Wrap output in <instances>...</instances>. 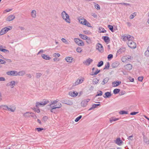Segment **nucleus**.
I'll return each mask as SVG.
<instances>
[{"instance_id":"f257e3e1","label":"nucleus","mask_w":149,"mask_h":149,"mask_svg":"<svg viewBox=\"0 0 149 149\" xmlns=\"http://www.w3.org/2000/svg\"><path fill=\"white\" fill-rule=\"evenodd\" d=\"M61 15L63 19L66 22L68 23L70 22L69 16L65 11H63L62 12Z\"/></svg>"},{"instance_id":"f03ea898","label":"nucleus","mask_w":149,"mask_h":149,"mask_svg":"<svg viewBox=\"0 0 149 149\" xmlns=\"http://www.w3.org/2000/svg\"><path fill=\"white\" fill-rule=\"evenodd\" d=\"M78 20H79V22L80 24L88 27L91 26V24L86 19H84V17H80L79 18Z\"/></svg>"},{"instance_id":"7ed1b4c3","label":"nucleus","mask_w":149,"mask_h":149,"mask_svg":"<svg viewBox=\"0 0 149 149\" xmlns=\"http://www.w3.org/2000/svg\"><path fill=\"white\" fill-rule=\"evenodd\" d=\"M122 39L124 41H128V42L131 40H133L134 38L133 37L130 35H124L122 36Z\"/></svg>"},{"instance_id":"20e7f679","label":"nucleus","mask_w":149,"mask_h":149,"mask_svg":"<svg viewBox=\"0 0 149 149\" xmlns=\"http://www.w3.org/2000/svg\"><path fill=\"white\" fill-rule=\"evenodd\" d=\"M133 40H131L129 42H127L128 46L131 48H135L136 47V43L133 41Z\"/></svg>"},{"instance_id":"39448f33","label":"nucleus","mask_w":149,"mask_h":149,"mask_svg":"<svg viewBox=\"0 0 149 149\" xmlns=\"http://www.w3.org/2000/svg\"><path fill=\"white\" fill-rule=\"evenodd\" d=\"M74 41L79 46H83L84 45V43L83 41L78 38H74Z\"/></svg>"},{"instance_id":"423d86ee","label":"nucleus","mask_w":149,"mask_h":149,"mask_svg":"<svg viewBox=\"0 0 149 149\" xmlns=\"http://www.w3.org/2000/svg\"><path fill=\"white\" fill-rule=\"evenodd\" d=\"M49 102L48 100H44L40 102H37L36 103V107H38L40 105H45L47 104Z\"/></svg>"},{"instance_id":"0eeeda50","label":"nucleus","mask_w":149,"mask_h":149,"mask_svg":"<svg viewBox=\"0 0 149 149\" xmlns=\"http://www.w3.org/2000/svg\"><path fill=\"white\" fill-rule=\"evenodd\" d=\"M16 82L15 81H11L7 84L6 86L10 87L12 88H14L16 84Z\"/></svg>"},{"instance_id":"6e6552de","label":"nucleus","mask_w":149,"mask_h":149,"mask_svg":"<svg viewBox=\"0 0 149 149\" xmlns=\"http://www.w3.org/2000/svg\"><path fill=\"white\" fill-rule=\"evenodd\" d=\"M84 80V78L83 77H82L80 79H77L75 83L73 84V86H75L82 83L83 82Z\"/></svg>"},{"instance_id":"1a4fd4ad","label":"nucleus","mask_w":149,"mask_h":149,"mask_svg":"<svg viewBox=\"0 0 149 149\" xmlns=\"http://www.w3.org/2000/svg\"><path fill=\"white\" fill-rule=\"evenodd\" d=\"M96 48L100 52H103V46L100 43H98L97 44Z\"/></svg>"},{"instance_id":"9d476101","label":"nucleus","mask_w":149,"mask_h":149,"mask_svg":"<svg viewBox=\"0 0 149 149\" xmlns=\"http://www.w3.org/2000/svg\"><path fill=\"white\" fill-rule=\"evenodd\" d=\"M6 74L9 75L17 76V71H11L6 72Z\"/></svg>"},{"instance_id":"9b49d317","label":"nucleus","mask_w":149,"mask_h":149,"mask_svg":"<svg viewBox=\"0 0 149 149\" xmlns=\"http://www.w3.org/2000/svg\"><path fill=\"white\" fill-rule=\"evenodd\" d=\"M90 100V99H89L83 100L81 102V106L84 107H86L87 104L88 102Z\"/></svg>"},{"instance_id":"f8f14e48","label":"nucleus","mask_w":149,"mask_h":149,"mask_svg":"<svg viewBox=\"0 0 149 149\" xmlns=\"http://www.w3.org/2000/svg\"><path fill=\"white\" fill-rule=\"evenodd\" d=\"M95 68H93L92 69V72L91 74V75H96L98 73L100 72V70H98L97 69H96V70L95 71H94V70H95Z\"/></svg>"},{"instance_id":"ddd939ff","label":"nucleus","mask_w":149,"mask_h":149,"mask_svg":"<svg viewBox=\"0 0 149 149\" xmlns=\"http://www.w3.org/2000/svg\"><path fill=\"white\" fill-rule=\"evenodd\" d=\"M93 61V60L90 58H88L86 59V60L85 61L83 62V63L86 65H89Z\"/></svg>"},{"instance_id":"4468645a","label":"nucleus","mask_w":149,"mask_h":149,"mask_svg":"<svg viewBox=\"0 0 149 149\" xmlns=\"http://www.w3.org/2000/svg\"><path fill=\"white\" fill-rule=\"evenodd\" d=\"M15 18L14 15H10L6 18V20L8 21H10L13 20Z\"/></svg>"},{"instance_id":"2eb2a0df","label":"nucleus","mask_w":149,"mask_h":149,"mask_svg":"<svg viewBox=\"0 0 149 149\" xmlns=\"http://www.w3.org/2000/svg\"><path fill=\"white\" fill-rule=\"evenodd\" d=\"M69 95L72 97H75L77 96L78 93L76 91H72L69 92Z\"/></svg>"},{"instance_id":"dca6fc26","label":"nucleus","mask_w":149,"mask_h":149,"mask_svg":"<svg viewBox=\"0 0 149 149\" xmlns=\"http://www.w3.org/2000/svg\"><path fill=\"white\" fill-rule=\"evenodd\" d=\"M41 56L43 59L46 60H49L51 58L48 55L44 54H42Z\"/></svg>"},{"instance_id":"f3484780","label":"nucleus","mask_w":149,"mask_h":149,"mask_svg":"<svg viewBox=\"0 0 149 149\" xmlns=\"http://www.w3.org/2000/svg\"><path fill=\"white\" fill-rule=\"evenodd\" d=\"M31 16L33 18H35L37 16L36 12L35 10H33L31 12Z\"/></svg>"},{"instance_id":"a211bd4d","label":"nucleus","mask_w":149,"mask_h":149,"mask_svg":"<svg viewBox=\"0 0 149 149\" xmlns=\"http://www.w3.org/2000/svg\"><path fill=\"white\" fill-rule=\"evenodd\" d=\"M62 103L70 105H72L73 104L72 102L69 100H63L62 101Z\"/></svg>"},{"instance_id":"6ab92c4d","label":"nucleus","mask_w":149,"mask_h":149,"mask_svg":"<svg viewBox=\"0 0 149 149\" xmlns=\"http://www.w3.org/2000/svg\"><path fill=\"white\" fill-rule=\"evenodd\" d=\"M73 59V58L72 57L69 56L65 58V60H66V61L69 63H72Z\"/></svg>"},{"instance_id":"aec40b11","label":"nucleus","mask_w":149,"mask_h":149,"mask_svg":"<svg viewBox=\"0 0 149 149\" xmlns=\"http://www.w3.org/2000/svg\"><path fill=\"white\" fill-rule=\"evenodd\" d=\"M3 47L2 45L0 46V51L6 53H9V51L6 49L3 48Z\"/></svg>"},{"instance_id":"412c9836","label":"nucleus","mask_w":149,"mask_h":149,"mask_svg":"<svg viewBox=\"0 0 149 149\" xmlns=\"http://www.w3.org/2000/svg\"><path fill=\"white\" fill-rule=\"evenodd\" d=\"M121 83L120 81H116L112 83V86L113 87H116L118 86Z\"/></svg>"},{"instance_id":"4be33fe9","label":"nucleus","mask_w":149,"mask_h":149,"mask_svg":"<svg viewBox=\"0 0 149 149\" xmlns=\"http://www.w3.org/2000/svg\"><path fill=\"white\" fill-rule=\"evenodd\" d=\"M122 141L120 140V138H117L115 141L116 143L118 145L120 146L122 144Z\"/></svg>"},{"instance_id":"5701e85b","label":"nucleus","mask_w":149,"mask_h":149,"mask_svg":"<svg viewBox=\"0 0 149 149\" xmlns=\"http://www.w3.org/2000/svg\"><path fill=\"white\" fill-rule=\"evenodd\" d=\"M126 50V49L124 47H121L117 51V53L119 54H120L124 52Z\"/></svg>"},{"instance_id":"b1692460","label":"nucleus","mask_w":149,"mask_h":149,"mask_svg":"<svg viewBox=\"0 0 149 149\" xmlns=\"http://www.w3.org/2000/svg\"><path fill=\"white\" fill-rule=\"evenodd\" d=\"M119 120L118 118H116L114 117H112L110 118L109 121L110 123H112L113 122Z\"/></svg>"},{"instance_id":"393cba45","label":"nucleus","mask_w":149,"mask_h":149,"mask_svg":"<svg viewBox=\"0 0 149 149\" xmlns=\"http://www.w3.org/2000/svg\"><path fill=\"white\" fill-rule=\"evenodd\" d=\"M26 73L25 72L24 70H22L18 72H17V76H23Z\"/></svg>"},{"instance_id":"a878e982","label":"nucleus","mask_w":149,"mask_h":149,"mask_svg":"<svg viewBox=\"0 0 149 149\" xmlns=\"http://www.w3.org/2000/svg\"><path fill=\"white\" fill-rule=\"evenodd\" d=\"M125 68L127 70H130L132 69V66L130 64H127L125 65Z\"/></svg>"},{"instance_id":"bb28decb","label":"nucleus","mask_w":149,"mask_h":149,"mask_svg":"<svg viewBox=\"0 0 149 149\" xmlns=\"http://www.w3.org/2000/svg\"><path fill=\"white\" fill-rule=\"evenodd\" d=\"M119 65V63L118 62L115 61L113 63L111 64V66L113 68H116Z\"/></svg>"},{"instance_id":"cd10ccee","label":"nucleus","mask_w":149,"mask_h":149,"mask_svg":"<svg viewBox=\"0 0 149 149\" xmlns=\"http://www.w3.org/2000/svg\"><path fill=\"white\" fill-rule=\"evenodd\" d=\"M15 107H11L10 106L9 107H8L7 110L12 112H13L15 111Z\"/></svg>"},{"instance_id":"c85d7f7f","label":"nucleus","mask_w":149,"mask_h":149,"mask_svg":"<svg viewBox=\"0 0 149 149\" xmlns=\"http://www.w3.org/2000/svg\"><path fill=\"white\" fill-rule=\"evenodd\" d=\"M105 96H104L105 98L109 97L111 96V94L110 92H106L105 93Z\"/></svg>"},{"instance_id":"c756f323","label":"nucleus","mask_w":149,"mask_h":149,"mask_svg":"<svg viewBox=\"0 0 149 149\" xmlns=\"http://www.w3.org/2000/svg\"><path fill=\"white\" fill-rule=\"evenodd\" d=\"M102 37L103 38V39L105 42H109V38L108 36H103Z\"/></svg>"},{"instance_id":"7c9ffc66","label":"nucleus","mask_w":149,"mask_h":149,"mask_svg":"<svg viewBox=\"0 0 149 149\" xmlns=\"http://www.w3.org/2000/svg\"><path fill=\"white\" fill-rule=\"evenodd\" d=\"M79 37L82 39L86 40L87 38V36L84 35H83L81 34H79Z\"/></svg>"},{"instance_id":"2f4dec72","label":"nucleus","mask_w":149,"mask_h":149,"mask_svg":"<svg viewBox=\"0 0 149 149\" xmlns=\"http://www.w3.org/2000/svg\"><path fill=\"white\" fill-rule=\"evenodd\" d=\"M31 113H30L29 112H27L23 114V116L25 118H28L30 116V114H31Z\"/></svg>"},{"instance_id":"473e14b6","label":"nucleus","mask_w":149,"mask_h":149,"mask_svg":"<svg viewBox=\"0 0 149 149\" xmlns=\"http://www.w3.org/2000/svg\"><path fill=\"white\" fill-rule=\"evenodd\" d=\"M144 54L146 57H149V46L147 47V50L145 52Z\"/></svg>"},{"instance_id":"72a5a7b5","label":"nucleus","mask_w":149,"mask_h":149,"mask_svg":"<svg viewBox=\"0 0 149 149\" xmlns=\"http://www.w3.org/2000/svg\"><path fill=\"white\" fill-rule=\"evenodd\" d=\"M109 80V79L108 77H106L104 79L102 82V84L103 85L105 84V83H106Z\"/></svg>"},{"instance_id":"f704fd0d","label":"nucleus","mask_w":149,"mask_h":149,"mask_svg":"<svg viewBox=\"0 0 149 149\" xmlns=\"http://www.w3.org/2000/svg\"><path fill=\"white\" fill-rule=\"evenodd\" d=\"M3 29L5 31V32L6 33L7 32H8V31L12 29V27L9 26L8 27H5Z\"/></svg>"},{"instance_id":"c9c22d12","label":"nucleus","mask_w":149,"mask_h":149,"mask_svg":"<svg viewBox=\"0 0 149 149\" xmlns=\"http://www.w3.org/2000/svg\"><path fill=\"white\" fill-rule=\"evenodd\" d=\"M99 80L97 78L94 79L92 81L93 84H95L98 83Z\"/></svg>"},{"instance_id":"e433bc0d","label":"nucleus","mask_w":149,"mask_h":149,"mask_svg":"<svg viewBox=\"0 0 149 149\" xmlns=\"http://www.w3.org/2000/svg\"><path fill=\"white\" fill-rule=\"evenodd\" d=\"M8 107L7 105H2L1 109L7 110Z\"/></svg>"},{"instance_id":"4c0bfd02","label":"nucleus","mask_w":149,"mask_h":149,"mask_svg":"<svg viewBox=\"0 0 149 149\" xmlns=\"http://www.w3.org/2000/svg\"><path fill=\"white\" fill-rule=\"evenodd\" d=\"M120 89L116 88L113 90V92L114 94H116L120 92Z\"/></svg>"},{"instance_id":"58836bf2","label":"nucleus","mask_w":149,"mask_h":149,"mask_svg":"<svg viewBox=\"0 0 149 149\" xmlns=\"http://www.w3.org/2000/svg\"><path fill=\"white\" fill-rule=\"evenodd\" d=\"M55 106L56 109L62 107V105L61 103H58L56 105V106Z\"/></svg>"},{"instance_id":"ea45409f","label":"nucleus","mask_w":149,"mask_h":149,"mask_svg":"<svg viewBox=\"0 0 149 149\" xmlns=\"http://www.w3.org/2000/svg\"><path fill=\"white\" fill-rule=\"evenodd\" d=\"M102 92L101 91H100L97 92V94L95 95V97L100 96L102 95Z\"/></svg>"},{"instance_id":"a19ab883","label":"nucleus","mask_w":149,"mask_h":149,"mask_svg":"<svg viewBox=\"0 0 149 149\" xmlns=\"http://www.w3.org/2000/svg\"><path fill=\"white\" fill-rule=\"evenodd\" d=\"M118 4H121L122 5H125L126 6H131L130 5V4L128 3H118Z\"/></svg>"},{"instance_id":"79ce46f5","label":"nucleus","mask_w":149,"mask_h":149,"mask_svg":"<svg viewBox=\"0 0 149 149\" xmlns=\"http://www.w3.org/2000/svg\"><path fill=\"white\" fill-rule=\"evenodd\" d=\"M94 6L95 8L97 10H100V6L97 4L95 3Z\"/></svg>"},{"instance_id":"37998d69","label":"nucleus","mask_w":149,"mask_h":149,"mask_svg":"<svg viewBox=\"0 0 149 149\" xmlns=\"http://www.w3.org/2000/svg\"><path fill=\"white\" fill-rule=\"evenodd\" d=\"M50 107H51V109L50 110V111L54 113H55V111H54V109H56V108H55V106H50Z\"/></svg>"},{"instance_id":"c03bdc74","label":"nucleus","mask_w":149,"mask_h":149,"mask_svg":"<svg viewBox=\"0 0 149 149\" xmlns=\"http://www.w3.org/2000/svg\"><path fill=\"white\" fill-rule=\"evenodd\" d=\"M119 113L121 115H123L124 114H127L128 112L127 111H121L119 112Z\"/></svg>"},{"instance_id":"a18cd8bd","label":"nucleus","mask_w":149,"mask_h":149,"mask_svg":"<svg viewBox=\"0 0 149 149\" xmlns=\"http://www.w3.org/2000/svg\"><path fill=\"white\" fill-rule=\"evenodd\" d=\"M86 42L88 44H90L91 43V39L89 37H87V38L86 39Z\"/></svg>"},{"instance_id":"49530a36","label":"nucleus","mask_w":149,"mask_h":149,"mask_svg":"<svg viewBox=\"0 0 149 149\" xmlns=\"http://www.w3.org/2000/svg\"><path fill=\"white\" fill-rule=\"evenodd\" d=\"M62 41L64 43L66 44H69V42L66 40L64 38H62L61 39Z\"/></svg>"},{"instance_id":"de8ad7c7","label":"nucleus","mask_w":149,"mask_h":149,"mask_svg":"<svg viewBox=\"0 0 149 149\" xmlns=\"http://www.w3.org/2000/svg\"><path fill=\"white\" fill-rule=\"evenodd\" d=\"M136 15V14L135 13H134L131 14L130 17V19H133L134 17H135Z\"/></svg>"},{"instance_id":"09e8293b","label":"nucleus","mask_w":149,"mask_h":149,"mask_svg":"<svg viewBox=\"0 0 149 149\" xmlns=\"http://www.w3.org/2000/svg\"><path fill=\"white\" fill-rule=\"evenodd\" d=\"M82 117V116L80 115L77 118H76V119H75L74 121L76 122H77Z\"/></svg>"},{"instance_id":"8fccbe9b","label":"nucleus","mask_w":149,"mask_h":149,"mask_svg":"<svg viewBox=\"0 0 149 149\" xmlns=\"http://www.w3.org/2000/svg\"><path fill=\"white\" fill-rule=\"evenodd\" d=\"M109 67V63H107V64L106 65L104 68V70L106 69H108Z\"/></svg>"},{"instance_id":"3c124183","label":"nucleus","mask_w":149,"mask_h":149,"mask_svg":"<svg viewBox=\"0 0 149 149\" xmlns=\"http://www.w3.org/2000/svg\"><path fill=\"white\" fill-rule=\"evenodd\" d=\"M103 64V61H101L98 63L97 65V66L98 67H100Z\"/></svg>"},{"instance_id":"603ef678","label":"nucleus","mask_w":149,"mask_h":149,"mask_svg":"<svg viewBox=\"0 0 149 149\" xmlns=\"http://www.w3.org/2000/svg\"><path fill=\"white\" fill-rule=\"evenodd\" d=\"M58 101V100H56L52 101L51 102V104H49V105L50 106H51L53 104L56 103Z\"/></svg>"},{"instance_id":"864d4df0","label":"nucleus","mask_w":149,"mask_h":149,"mask_svg":"<svg viewBox=\"0 0 149 149\" xmlns=\"http://www.w3.org/2000/svg\"><path fill=\"white\" fill-rule=\"evenodd\" d=\"M108 27L109 28V29L112 32H113V27L110 25L108 26Z\"/></svg>"},{"instance_id":"5fc2aeb1","label":"nucleus","mask_w":149,"mask_h":149,"mask_svg":"<svg viewBox=\"0 0 149 149\" xmlns=\"http://www.w3.org/2000/svg\"><path fill=\"white\" fill-rule=\"evenodd\" d=\"M42 74L41 73H36V77L37 78H39L42 76Z\"/></svg>"},{"instance_id":"6e6d98bb","label":"nucleus","mask_w":149,"mask_h":149,"mask_svg":"<svg viewBox=\"0 0 149 149\" xmlns=\"http://www.w3.org/2000/svg\"><path fill=\"white\" fill-rule=\"evenodd\" d=\"M5 33H6L5 32V31L3 28L1 30L0 32V36L2 35Z\"/></svg>"},{"instance_id":"4d7b16f0","label":"nucleus","mask_w":149,"mask_h":149,"mask_svg":"<svg viewBox=\"0 0 149 149\" xmlns=\"http://www.w3.org/2000/svg\"><path fill=\"white\" fill-rule=\"evenodd\" d=\"M76 51L77 52H78L81 53V52L82 50L81 47H79L77 48Z\"/></svg>"},{"instance_id":"13d9d810","label":"nucleus","mask_w":149,"mask_h":149,"mask_svg":"<svg viewBox=\"0 0 149 149\" xmlns=\"http://www.w3.org/2000/svg\"><path fill=\"white\" fill-rule=\"evenodd\" d=\"M60 56V54L58 53H55L54 55V56L55 58L59 57Z\"/></svg>"},{"instance_id":"bf43d9fd","label":"nucleus","mask_w":149,"mask_h":149,"mask_svg":"<svg viewBox=\"0 0 149 149\" xmlns=\"http://www.w3.org/2000/svg\"><path fill=\"white\" fill-rule=\"evenodd\" d=\"M12 10V9H6V10H4L3 11V13H6V12H9Z\"/></svg>"},{"instance_id":"052dcab7","label":"nucleus","mask_w":149,"mask_h":149,"mask_svg":"<svg viewBox=\"0 0 149 149\" xmlns=\"http://www.w3.org/2000/svg\"><path fill=\"white\" fill-rule=\"evenodd\" d=\"M100 105V104H93V108H96L97 106Z\"/></svg>"},{"instance_id":"680f3d73","label":"nucleus","mask_w":149,"mask_h":149,"mask_svg":"<svg viewBox=\"0 0 149 149\" xmlns=\"http://www.w3.org/2000/svg\"><path fill=\"white\" fill-rule=\"evenodd\" d=\"M143 76L139 77L138 78V80L140 81H142L143 79Z\"/></svg>"},{"instance_id":"e2e57ef3","label":"nucleus","mask_w":149,"mask_h":149,"mask_svg":"<svg viewBox=\"0 0 149 149\" xmlns=\"http://www.w3.org/2000/svg\"><path fill=\"white\" fill-rule=\"evenodd\" d=\"M125 57H123L121 58L122 61L123 62H125L127 60V58H126Z\"/></svg>"},{"instance_id":"0e129e2a","label":"nucleus","mask_w":149,"mask_h":149,"mask_svg":"<svg viewBox=\"0 0 149 149\" xmlns=\"http://www.w3.org/2000/svg\"><path fill=\"white\" fill-rule=\"evenodd\" d=\"M113 57V55L111 54H110L108 56L107 58L109 60L110 59L112 58Z\"/></svg>"},{"instance_id":"69168bd1","label":"nucleus","mask_w":149,"mask_h":149,"mask_svg":"<svg viewBox=\"0 0 149 149\" xmlns=\"http://www.w3.org/2000/svg\"><path fill=\"white\" fill-rule=\"evenodd\" d=\"M36 129L37 130L38 132H40L43 130V129L40 128H36Z\"/></svg>"},{"instance_id":"338daca9","label":"nucleus","mask_w":149,"mask_h":149,"mask_svg":"<svg viewBox=\"0 0 149 149\" xmlns=\"http://www.w3.org/2000/svg\"><path fill=\"white\" fill-rule=\"evenodd\" d=\"M91 15L94 18H96L97 17V14L94 13H92Z\"/></svg>"},{"instance_id":"774afa93","label":"nucleus","mask_w":149,"mask_h":149,"mask_svg":"<svg viewBox=\"0 0 149 149\" xmlns=\"http://www.w3.org/2000/svg\"><path fill=\"white\" fill-rule=\"evenodd\" d=\"M5 80V79L3 77H0V81H3Z\"/></svg>"}]
</instances>
